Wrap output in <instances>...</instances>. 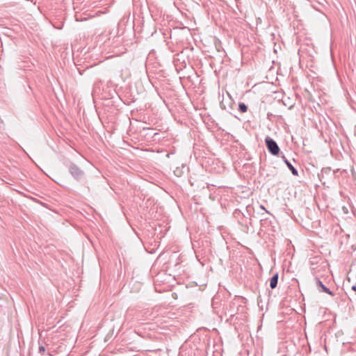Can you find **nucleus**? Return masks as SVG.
<instances>
[{
  "instance_id": "7ed1b4c3",
  "label": "nucleus",
  "mask_w": 356,
  "mask_h": 356,
  "mask_svg": "<svg viewBox=\"0 0 356 356\" xmlns=\"http://www.w3.org/2000/svg\"><path fill=\"white\" fill-rule=\"evenodd\" d=\"M316 284L319 292L327 293L331 296H334V293L332 291H330V289H328L326 286H325L318 278H316Z\"/></svg>"
},
{
  "instance_id": "f03ea898",
  "label": "nucleus",
  "mask_w": 356,
  "mask_h": 356,
  "mask_svg": "<svg viewBox=\"0 0 356 356\" xmlns=\"http://www.w3.org/2000/svg\"><path fill=\"white\" fill-rule=\"evenodd\" d=\"M265 143L268 152L273 156H277L280 149L275 140L267 136L265 138Z\"/></svg>"
},
{
  "instance_id": "1a4fd4ad",
  "label": "nucleus",
  "mask_w": 356,
  "mask_h": 356,
  "mask_svg": "<svg viewBox=\"0 0 356 356\" xmlns=\"http://www.w3.org/2000/svg\"><path fill=\"white\" fill-rule=\"evenodd\" d=\"M260 208L264 211H266L267 213H268V211L265 209V207L262 205H260Z\"/></svg>"
},
{
  "instance_id": "9d476101",
  "label": "nucleus",
  "mask_w": 356,
  "mask_h": 356,
  "mask_svg": "<svg viewBox=\"0 0 356 356\" xmlns=\"http://www.w3.org/2000/svg\"><path fill=\"white\" fill-rule=\"evenodd\" d=\"M48 355H49V356H53V355H52L51 353H48Z\"/></svg>"
},
{
  "instance_id": "423d86ee",
  "label": "nucleus",
  "mask_w": 356,
  "mask_h": 356,
  "mask_svg": "<svg viewBox=\"0 0 356 356\" xmlns=\"http://www.w3.org/2000/svg\"><path fill=\"white\" fill-rule=\"evenodd\" d=\"M238 111L241 113H245L248 111L247 105L243 102H239L238 104Z\"/></svg>"
},
{
  "instance_id": "f257e3e1",
  "label": "nucleus",
  "mask_w": 356,
  "mask_h": 356,
  "mask_svg": "<svg viewBox=\"0 0 356 356\" xmlns=\"http://www.w3.org/2000/svg\"><path fill=\"white\" fill-rule=\"evenodd\" d=\"M69 172L76 181L81 180L84 176V172L75 163L70 162L68 165Z\"/></svg>"
},
{
  "instance_id": "6e6552de",
  "label": "nucleus",
  "mask_w": 356,
  "mask_h": 356,
  "mask_svg": "<svg viewBox=\"0 0 356 356\" xmlns=\"http://www.w3.org/2000/svg\"><path fill=\"white\" fill-rule=\"evenodd\" d=\"M251 209H252V207H251V206H250V205H249V206H248V207H246V209H247V211H248V212H250Z\"/></svg>"
},
{
  "instance_id": "20e7f679",
  "label": "nucleus",
  "mask_w": 356,
  "mask_h": 356,
  "mask_svg": "<svg viewBox=\"0 0 356 356\" xmlns=\"http://www.w3.org/2000/svg\"><path fill=\"white\" fill-rule=\"evenodd\" d=\"M283 161L285 163V164L287 165L289 169L291 170V173L294 176H298V170L293 167V165L289 162L284 156H282Z\"/></svg>"
},
{
  "instance_id": "0eeeda50",
  "label": "nucleus",
  "mask_w": 356,
  "mask_h": 356,
  "mask_svg": "<svg viewBox=\"0 0 356 356\" xmlns=\"http://www.w3.org/2000/svg\"><path fill=\"white\" fill-rule=\"evenodd\" d=\"M45 352V348L44 346L42 345H40L39 346V353L41 354V355H43Z\"/></svg>"
},
{
  "instance_id": "39448f33",
  "label": "nucleus",
  "mask_w": 356,
  "mask_h": 356,
  "mask_svg": "<svg viewBox=\"0 0 356 356\" xmlns=\"http://www.w3.org/2000/svg\"><path fill=\"white\" fill-rule=\"evenodd\" d=\"M278 277H279L278 273H275L270 278V286L271 289H273L277 287V282H278Z\"/></svg>"
}]
</instances>
